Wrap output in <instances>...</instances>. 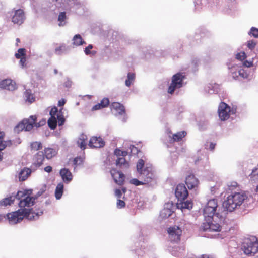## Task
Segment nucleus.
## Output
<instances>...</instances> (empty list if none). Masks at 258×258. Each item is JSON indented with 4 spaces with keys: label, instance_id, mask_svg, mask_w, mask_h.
I'll use <instances>...</instances> for the list:
<instances>
[{
    "label": "nucleus",
    "instance_id": "nucleus-37",
    "mask_svg": "<svg viewBox=\"0 0 258 258\" xmlns=\"http://www.w3.org/2000/svg\"><path fill=\"white\" fill-rule=\"evenodd\" d=\"M25 49L24 48H20L18 49L17 53L15 54L17 58H20L25 56Z\"/></svg>",
    "mask_w": 258,
    "mask_h": 258
},
{
    "label": "nucleus",
    "instance_id": "nucleus-14",
    "mask_svg": "<svg viewBox=\"0 0 258 258\" xmlns=\"http://www.w3.org/2000/svg\"><path fill=\"white\" fill-rule=\"evenodd\" d=\"M33 128L32 122H30L29 119H24L21 123L18 124L15 128L17 132L25 130L26 131H29Z\"/></svg>",
    "mask_w": 258,
    "mask_h": 258
},
{
    "label": "nucleus",
    "instance_id": "nucleus-15",
    "mask_svg": "<svg viewBox=\"0 0 258 258\" xmlns=\"http://www.w3.org/2000/svg\"><path fill=\"white\" fill-rule=\"evenodd\" d=\"M185 183L189 189L196 188L199 183L198 179L195 176L190 174L187 176L185 179Z\"/></svg>",
    "mask_w": 258,
    "mask_h": 258
},
{
    "label": "nucleus",
    "instance_id": "nucleus-25",
    "mask_svg": "<svg viewBox=\"0 0 258 258\" xmlns=\"http://www.w3.org/2000/svg\"><path fill=\"white\" fill-rule=\"evenodd\" d=\"M111 108L114 109L120 115L125 113L124 107L118 102H113L112 103Z\"/></svg>",
    "mask_w": 258,
    "mask_h": 258
},
{
    "label": "nucleus",
    "instance_id": "nucleus-32",
    "mask_svg": "<svg viewBox=\"0 0 258 258\" xmlns=\"http://www.w3.org/2000/svg\"><path fill=\"white\" fill-rule=\"evenodd\" d=\"M66 15L65 12H61L58 17V21H59V26H64L66 24Z\"/></svg>",
    "mask_w": 258,
    "mask_h": 258
},
{
    "label": "nucleus",
    "instance_id": "nucleus-33",
    "mask_svg": "<svg viewBox=\"0 0 258 258\" xmlns=\"http://www.w3.org/2000/svg\"><path fill=\"white\" fill-rule=\"evenodd\" d=\"M135 75L134 73H129L127 74V79L125 80V85L129 87L134 81Z\"/></svg>",
    "mask_w": 258,
    "mask_h": 258
},
{
    "label": "nucleus",
    "instance_id": "nucleus-29",
    "mask_svg": "<svg viewBox=\"0 0 258 258\" xmlns=\"http://www.w3.org/2000/svg\"><path fill=\"white\" fill-rule=\"evenodd\" d=\"M68 51V47L64 44H62L55 49V53L57 55H61L63 53H66Z\"/></svg>",
    "mask_w": 258,
    "mask_h": 258
},
{
    "label": "nucleus",
    "instance_id": "nucleus-3",
    "mask_svg": "<svg viewBox=\"0 0 258 258\" xmlns=\"http://www.w3.org/2000/svg\"><path fill=\"white\" fill-rule=\"evenodd\" d=\"M42 213V211L34 213L30 210L22 209L8 214L7 217L11 224H15L20 222L25 217L29 220H35Z\"/></svg>",
    "mask_w": 258,
    "mask_h": 258
},
{
    "label": "nucleus",
    "instance_id": "nucleus-27",
    "mask_svg": "<svg viewBox=\"0 0 258 258\" xmlns=\"http://www.w3.org/2000/svg\"><path fill=\"white\" fill-rule=\"evenodd\" d=\"M24 97L26 101L28 102L29 103L33 102L35 100V98L32 93L31 90H27L24 93Z\"/></svg>",
    "mask_w": 258,
    "mask_h": 258
},
{
    "label": "nucleus",
    "instance_id": "nucleus-62",
    "mask_svg": "<svg viewBox=\"0 0 258 258\" xmlns=\"http://www.w3.org/2000/svg\"><path fill=\"white\" fill-rule=\"evenodd\" d=\"M122 190H123V192H125V191H126V190H125V189H122Z\"/></svg>",
    "mask_w": 258,
    "mask_h": 258
},
{
    "label": "nucleus",
    "instance_id": "nucleus-31",
    "mask_svg": "<svg viewBox=\"0 0 258 258\" xmlns=\"http://www.w3.org/2000/svg\"><path fill=\"white\" fill-rule=\"evenodd\" d=\"M186 135V132L185 131L179 132L173 134L172 139L173 141H179L185 137Z\"/></svg>",
    "mask_w": 258,
    "mask_h": 258
},
{
    "label": "nucleus",
    "instance_id": "nucleus-49",
    "mask_svg": "<svg viewBox=\"0 0 258 258\" xmlns=\"http://www.w3.org/2000/svg\"><path fill=\"white\" fill-rule=\"evenodd\" d=\"M6 147V142L0 141V152L3 150Z\"/></svg>",
    "mask_w": 258,
    "mask_h": 258
},
{
    "label": "nucleus",
    "instance_id": "nucleus-64",
    "mask_svg": "<svg viewBox=\"0 0 258 258\" xmlns=\"http://www.w3.org/2000/svg\"><path fill=\"white\" fill-rule=\"evenodd\" d=\"M196 5H198V3H196V4L195 3V6H196Z\"/></svg>",
    "mask_w": 258,
    "mask_h": 258
},
{
    "label": "nucleus",
    "instance_id": "nucleus-55",
    "mask_svg": "<svg viewBox=\"0 0 258 258\" xmlns=\"http://www.w3.org/2000/svg\"><path fill=\"white\" fill-rule=\"evenodd\" d=\"M244 66L247 67H250L252 66V63L251 62L248 61H245L243 63Z\"/></svg>",
    "mask_w": 258,
    "mask_h": 258
},
{
    "label": "nucleus",
    "instance_id": "nucleus-53",
    "mask_svg": "<svg viewBox=\"0 0 258 258\" xmlns=\"http://www.w3.org/2000/svg\"><path fill=\"white\" fill-rule=\"evenodd\" d=\"M66 103V101L64 100V99H61L60 100H59L58 101V105L59 106H62L64 105Z\"/></svg>",
    "mask_w": 258,
    "mask_h": 258
},
{
    "label": "nucleus",
    "instance_id": "nucleus-63",
    "mask_svg": "<svg viewBox=\"0 0 258 258\" xmlns=\"http://www.w3.org/2000/svg\"><path fill=\"white\" fill-rule=\"evenodd\" d=\"M255 190H258V186L256 187V189H255Z\"/></svg>",
    "mask_w": 258,
    "mask_h": 258
},
{
    "label": "nucleus",
    "instance_id": "nucleus-17",
    "mask_svg": "<svg viewBox=\"0 0 258 258\" xmlns=\"http://www.w3.org/2000/svg\"><path fill=\"white\" fill-rule=\"evenodd\" d=\"M0 88L10 91L14 90L16 87V84L11 79H5L0 82Z\"/></svg>",
    "mask_w": 258,
    "mask_h": 258
},
{
    "label": "nucleus",
    "instance_id": "nucleus-51",
    "mask_svg": "<svg viewBox=\"0 0 258 258\" xmlns=\"http://www.w3.org/2000/svg\"><path fill=\"white\" fill-rule=\"evenodd\" d=\"M115 195L116 197L119 198L121 196V192L119 189H116L115 190Z\"/></svg>",
    "mask_w": 258,
    "mask_h": 258
},
{
    "label": "nucleus",
    "instance_id": "nucleus-21",
    "mask_svg": "<svg viewBox=\"0 0 258 258\" xmlns=\"http://www.w3.org/2000/svg\"><path fill=\"white\" fill-rule=\"evenodd\" d=\"M44 159V153L42 151H39L34 156V164L37 166H40L42 164Z\"/></svg>",
    "mask_w": 258,
    "mask_h": 258
},
{
    "label": "nucleus",
    "instance_id": "nucleus-26",
    "mask_svg": "<svg viewBox=\"0 0 258 258\" xmlns=\"http://www.w3.org/2000/svg\"><path fill=\"white\" fill-rule=\"evenodd\" d=\"M44 154L45 157L48 159H50L56 155V152L54 149L47 148L44 149Z\"/></svg>",
    "mask_w": 258,
    "mask_h": 258
},
{
    "label": "nucleus",
    "instance_id": "nucleus-50",
    "mask_svg": "<svg viewBox=\"0 0 258 258\" xmlns=\"http://www.w3.org/2000/svg\"><path fill=\"white\" fill-rule=\"evenodd\" d=\"M82 161V158L80 157H77L74 159V162L75 164H80Z\"/></svg>",
    "mask_w": 258,
    "mask_h": 258
},
{
    "label": "nucleus",
    "instance_id": "nucleus-4",
    "mask_svg": "<svg viewBox=\"0 0 258 258\" xmlns=\"http://www.w3.org/2000/svg\"><path fill=\"white\" fill-rule=\"evenodd\" d=\"M246 197L245 195L239 192L229 195L223 203L225 211L226 210L229 212L233 211L242 204Z\"/></svg>",
    "mask_w": 258,
    "mask_h": 258
},
{
    "label": "nucleus",
    "instance_id": "nucleus-10",
    "mask_svg": "<svg viewBox=\"0 0 258 258\" xmlns=\"http://www.w3.org/2000/svg\"><path fill=\"white\" fill-rule=\"evenodd\" d=\"M12 22L14 24L20 25L25 20V15L22 9L13 10L11 12Z\"/></svg>",
    "mask_w": 258,
    "mask_h": 258
},
{
    "label": "nucleus",
    "instance_id": "nucleus-57",
    "mask_svg": "<svg viewBox=\"0 0 258 258\" xmlns=\"http://www.w3.org/2000/svg\"><path fill=\"white\" fill-rule=\"evenodd\" d=\"M215 144H213L212 143H210V148L211 150H213L215 148Z\"/></svg>",
    "mask_w": 258,
    "mask_h": 258
},
{
    "label": "nucleus",
    "instance_id": "nucleus-40",
    "mask_svg": "<svg viewBox=\"0 0 258 258\" xmlns=\"http://www.w3.org/2000/svg\"><path fill=\"white\" fill-rule=\"evenodd\" d=\"M109 99L107 98H103L100 103L103 108L106 107L109 104Z\"/></svg>",
    "mask_w": 258,
    "mask_h": 258
},
{
    "label": "nucleus",
    "instance_id": "nucleus-8",
    "mask_svg": "<svg viewBox=\"0 0 258 258\" xmlns=\"http://www.w3.org/2000/svg\"><path fill=\"white\" fill-rule=\"evenodd\" d=\"M183 78L184 76L181 73H177L173 75L168 92L172 94L176 89L181 88L182 86Z\"/></svg>",
    "mask_w": 258,
    "mask_h": 258
},
{
    "label": "nucleus",
    "instance_id": "nucleus-60",
    "mask_svg": "<svg viewBox=\"0 0 258 258\" xmlns=\"http://www.w3.org/2000/svg\"><path fill=\"white\" fill-rule=\"evenodd\" d=\"M133 150H137V148L136 147H133V149L132 150L133 151Z\"/></svg>",
    "mask_w": 258,
    "mask_h": 258
},
{
    "label": "nucleus",
    "instance_id": "nucleus-35",
    "mask_svg": "<svg viewBox=\"0 0 258 258\" xmlns=\"http://www.w3.org/2000/svg\"><path fill=\"white\" fill-rule=\"evenodd\" d=\"M116 165L123 166L125 168H127L128 167V164L127 163L123 157L118 158L116 160Z\"/></svg>",
    "mask_w": 258,
    "mask_h": 258
},
{
    "label": "nucleus",
    "instance_id": "nucleus-45",
    "mask_svg": "<svg viewBox=\"0 0 258 258\" xmlns=\"http://www.w3.org/2000/svg\"><path fill=\"white\" fill-rule=\"evenodd\" d=\"M116 205L118 208H121L125 206V202L121 200H118Z\"/></svg>",
    "mask_w": 258,
    "mask_h": 258
},
{
    "label": "nucleus",
    "instance_id": "nucleus-61",
    "mask_svg": "<svg viewBox=\"0 0 258 258\" xmlns=\"http://www.w3.org/2000/svg\"><path fill=\"white\" fill-rule=\"evenodd\" d=\"M16 41H17V42H20V40H19V39H18V38H17V39H16Z\"/></svg>",
    "mask_w": 258,
    "mask_h": 258
},
{
    "label": "nucleus",
    "instance_id": "nucleus-39",
    "mask_svg": "<svg viewBox=\"0 0 258 258\" xmlns=\"http://www.w3.org/2000/svg\"><path fill=\"white\" fill-rule=\"evenodd\" d=\"M256 43L253 40H250L247 42V46L249 49L252 50L256 46Z\"/></svg>",
    "mask_w": 258,
    "mask_h": 258
},
{
    "label": "nucleus",
    "instance_id": "nucleus-6",
    "mask_svg": "<svg viewBox=\"0 0 258 258\" xmlns=\"http://www.w3.org/2000/svg\"><path fill=\"white\" fill-rule=\"evenodd\" d=\"M31 194V190H23L17 192L15 198L20 200V207H30L34 205L35 199L30 196Z\"/></svg>",
    "mask_w": 258,
    "mask_h": 258
},
{
    "label": "nucleus",
    "instance_id": "nucleus-41",
    "mask_svg": "<svg viewBox=\"0 0 258 258\" xmlns=\"http://www.w3.org/2000/svg\"><path fill=\"white\" fill-rule=\"evenodd\" d=\"M238 74L239 75L243 78H247L248 77L247 73L242 69H241L238 71Z\"/></svg>",
    "mask_w": 258,
    "mask_h": 258
},
{
    "label": "nucleus",
    "instance_id": "nucleus-30",
    "mask_svg": "<svg viewBox=\"0 0 258 258\" xmlns=\"http://www.w3.org/2000/svg\"><path fill=\"white\" fill-rule=\"evenodd\" d=\"M15 200V197L11 196L6 198L0 201V205L1 206H7L12 204Z\"/></svg>",
    "mask_w": 258,
    "mask_h": 258
},
{
    "label": "nucleus",
    "instance_id": "nucleus-16",
    "mask_svg": "<svg viewBox=\"0 0 258 258\" xmlns=\"http://www.w3.org/2000/svg\"><path fill=\"white\" fill-rule=\"evenodd\" d=\"M110 173L116 183L119 185H121L123 183L124 175L122 173L115 169L111 170Z\"/></svg>",
    "mask_w": 258,
    "mask_h": 258
},
{
    "label": "nucleus",
    "instance_id": "nucleus-5",
    "mask_svg": "<svg viewBox=\"0 0 258 258\" xmlns=\"http://www.w3.org/2000/svg\"><path fill=\"white\" fill-rule=\"evenodd\" d=\"M62 109L58 111L56 107L52 108L50 111L51 117L48 120V124L49 127L51 129H55L57 125L58 121V125L61 126L63 124L65 119L62 113Z\"/></svg>",
    "mask_w": 258,
    "mask_h": 258
},
{
    "label": "nucleus",
    "instance_id": "nucleus-28",
    "mask_svg": "<svg viewBox=\"0 0 258 258\" xmlns=\"http://www.w3.org/2000/svg\"><path fill=\"white\" fill-rule=\"evenodd\" d=\"M63 189V185L62 183H59L56 187L55 196L57 199H60L62 196Z\"/></svg>",
    "mask_w": 258,
    "mask_h": 258
},
{
    "label": "nucleus",
    "instance_id": "nucleus-11",
    "mask_svg": "<svg viewBox=\"0 0 258 258\" xmlns=\"http://www.w3.org/2000/svg\"><path fill=\"white\" fill-rule=\"evenodd\" d=\"M168 233L170 240L177 242L180 240L182 230L178 226H174L168 228Z\"/></svg>",
    "mask_w": 258,
    "mask_h": 258
},
{
    "label": "nucleus",
    "instance_id": "nucleus-48",
    "mask_svg": "<svg viewBox=\"0 0 258 258\" xmlns=\"http://www.w3.org/2000/svg\"><path fill=\"white\" fill-rule=\"evenodd\" d=\"M103 108V107L101 106V105L100 104V103H98L97 104H96L94 105L93 107L92 110H97Z\"/></svg>",
    "mask_w": 258,
    "mask_h": 258
},
{
    "label": "nucleus",
    "instance_id": "nucleus-19",
    "mask_svg": "<svg viewBox=\"0 0 258 258\" xmlns=\"http://www.w3.org/2000/svg\"><path fill=\"white\" fill-rule=\"evenodd\" d=\"M60 175L64 182L69 183L72 179V175L70 171L66 168L60 170Z\"/></svg>",
    "mask_w": 258,
    "mask_h": 258
},
{
    "label": "nucleus",
    "instance_id": "nucleus-43",
    "mask_svg": "<svg viewBox=\"0 0 258 258\" xmlns=\"http://www.w3.org/2000/svg\"><path fill=\"white\" fill-rule=\"evenodd\" d=\"M114 153L116 156H125L127 154V152L125 151H122L119 150H115Z\"/></svg>",
    "mask_w": 258,
    "mask_h": 258
},
{
    "label": "nucleus",
    "instance_id": "nucleus-52",
    "mask_svg": "<svg viewBox=\"0 0 258 258\" xmlns=\"http://www.w3.org/2000/svg\"><path fill=\"white\" fill-rule=\"evenodd\" d=\"M72 85V81L69 79L64 82V86L67 87H70Z\"/></svg>",
    "mask_w": 258,
    "mask_h": 258
},
{
    "label": "nucleus",
    "instance_id": "nucleus-7",
    "mask_svg": "<svg viewBox=\"0 0 258 258\" xmlns=\"http://www.w3.org/2000/svg\"><path fill=\"white\" fill-rule=\"evenodd\" d=\"M241 249L246 255L255 254L258 251V242L254 237L246 238L244 240Z\"/></svg>",
    "mask_w": 258,
    "mask_h": 258
},
{
    "label": "nucleus",
    "instance_id": "nucleus-44",
    "mask_svg": "<svg viewBox=\"0 0 258 258\" xmlns=\"http://www.w3.org/2000/svg\"><path fill=\"white\" fill-rule=\"evenodd\" d=\"M250 176L251 178H256L258 176V168L252 170Z\"/></svg>",
    "mask_w": 258,
    "mask_h": 258
},
{
    "label": "nucleus",
    "instance_id": "nucleus-23",
    "mask_svg": "<svg viewBox=\"0 0 258 258\" xmlns=\"http://www.w3.org/2000/svg\"><path fill=\"white\" fill-rule=\"evenodd\" d=\"M87 140V137L85 134H81L78 140H77V145L78 146L82 149L84 150L86 148V141Z\"/></svg>",
    "mask_w": 258,
    "mask_h": 258
},
{
    "label": "nucleus",
    "instance_id": "nucleus-46",
    "mask_svg": "<svg viewBox=\"0 0 258 258\" xmlns=\"http://www.w3.org/2000/svg\"><path fill=\"white\" fill-rule=\"evenodd\" d=\"M26 60L25 57H23L22 58H20V60L19 63L22 68H24L26 66Z\"/></svg>",
    "mask_w": 258,
    "mask_h": 258
},
{
    "label": "nucleus",
    "instance_id": "nucleus-36",
    "mask_svg": "<svg viewBox=\"0 0 258 258\" xmlns=\"http://www.w3.org/2000/svg\"><path fill=\"white\" fill-rule=\"evenodd\" d=\"M29 119L30 120V122H32L33 127L35 126L36 128H38L40 126V125H41L40 123H42V125L45 123L44 121H42V122L41 121L38 123H35V121L36 119V117L35 116H31L30 117V118H29Z\"/></svg>",
    "mask_w": 258,
    "mask_h": 258
},
{
    "label": "nucleus",
    "instance_id": "nucleus-47",
    "mask_svg": "<svg viewBox=\"0 0 258 258\" xmlns=\"http://www.w3.org/2000/svg\"><path fill=\"white\" fill-rule=\"evenodd\" d=\"M93 46L91 44L89 45L87 47L85 48L84 52L86 55H88L90 53V50L92 49Z\"/></svg>",
    "mask_w": 258,
    "mask_h": 258
},
{
    "label": "nucleus",
    "instance_id": "nucleus-18",
    "mask_svg": "<svg viewBox=\"0 0 258 258\" xmlns=\"http://www.w3.org/2000/svg\"><path fill=\"white\" fill-rule=\"evenodd\" d=\"M104 145V143L102 139L96 137H92L89 143V146L92 148H100L103 147Z\"/></svg>",
    "mask_w": 258,
    "mask_h": 258
},
{
    "label": "nucleus",
    "instance_id": "nucleus-22",
    "mask_svg": "<svg viewBox=\"0 0 258 258\" xmlns=\"http://www.w3.org/2000/svg\"><path fill=\"white\" fill-rule=\"evenodd\" d=\"M31 170L29 168H24L23 169L19 174V178L20 181L25 180L30 175Z\"/></svg>",
    "mask_w": 258,
    "mask_h": 258
},
{
    "label": "nucleus",
    "instance_id": "nucleus-9",
    "mask_svg": "<svg viewBox=\"0 0 258 258\" xmlns=\"http://www.w3.org/2000/svg\"><path fill=\"white\" fill-rule=\"evenodd\" d=\"M231 113H234L233 110H231L230 107L224 102H221L218 107V114L220 119L221 120H225L229 118Z\"/></svg>",
    "mask_w": 258,
    "mask_h": 258
},
{
    "label": "nucleus",
    "instance_id": "nucleus-1",
    "mask_svg": "<svg viewBox=\"0 0 258 258\" xmlns=\"http://www.w3.org/2000/svg\"><path fill=\"white\" fill-rule=\"evenodd\" d=\"M217 208L216 200L211 199L208 201L203 210V214L206 221L201 226L203 231H221L226 212L225 210L220 212Z\"/></svg>",
    "mask_w": 258,
    "mask_h": 258
},
{
    "label": "nucleus",
    "instance_id": "nucleus-38",
    "mask_svg": "<svg viewBox=\"0 0 258 258\" xmlns=\"http://www.w3.org/2000/svg\"><path fill=\"white\" fill-rule=\"evenodd\" d=\"M236 57L237 59L243 60L246 58V55L245 52H241L237 54Z\"/></svg>",
    "mask_w": 258,
    "mask_h": 258
},
{
    "label": "nucleus",
    "instance_id": "nucleus-13",
    "mask_svg": "<svg viewBox=\"0 0 258 258\" xmlns=\"http://www.w3.org/2000/svg\"><path fill=\"white\" fill-rule=\"evenodd\" d=\"M175 194L176 197L180 201L185 200L188 195L186 187L183 184L177 185L175 190Z\"/></svg>",
    "mask_w": 258,
    "mask_h": 258
},
{
    "label": "nucleus",
    "instance_id": "nucleus-59",
    "mask_svg": "<svg viewBox=\"0 0 258 258\" xmlns=\"http://www.w3.org/2000/svg\"><path fill=\"white\" fill-rule=\"evenodd\" d=\"M3 159V153L0 152V162L2 161Z\"/></svg>",
    "mask_w": 258,
    "mask_h": 258
},
{
    "label": "nucleus",
    "instance_id": "nucleus-42",
    "mask_svg": "<svg viewBox=\"0 0 258 258\" xmlns=\"http://www.w3.org/2000/svg\"><path fill=\"white\" fill-rule=\"evenodd\" d=\"M250 33L256 38H258V29L254 27L251 28L250 30Z\"/></svg>",
    "mask_w": 258,
    "mask_h": 258
},
{
    "label": "nucleus",
    "instance_id": "nucleus-58",
    "mask_svg": "<svg viewBox=\"0 0 258 258\" xmlns=\"http://www.w3.org/2000/svg\"><path fill=\"white\" fill-rule=\"evenodd\" d=\"M200 258H209V256L206 254L201 255Z\"/></svg>",
    "mask_w": 258,
    "mask_h": 258
},
{
    "label": "nucleus",
    "instance_id": "nucleus-34",
    "mask_svg": "<svg viewBox=\"0 0 258 258\" xmlns=\"http://www.w3.org/2000/svg\"><path fill=\"white\" fill-rule=\"evenodd\" d=\"M42 148V144L39 142H34L31 144V150L37 151Z\"/></svg>",
    "mask_w": 258,
    "mask_h": 258
},
{
    "label": "nucleus",
    "instance_id": "nucleus-24",
    "mask_svg": "<svg viewBox=\"0 0 258 258\" xmlns=\"http://www.w3.org/2000/svg\"><path fill=\"white\" fill-rule=\"evenodd\" d=\"M72 44L74 46H79L84 44H86V42L83 40L82 37L80 34L75 35L72 38Z\"/></svg>",
    "mask_w": 258,
    "mask_h": 258
},
{
    "label": "nucleus",
    "instance_id": "nucleus-20",
    "mask_svg": "<svg viewBox=\"0 0 258 258\" xmlns=\"http://www.w3.org/2000/svg\"><path fill=\"white\" fill-rule=\"evenodd\" d=\"M193 204L191 202L187 201L185 202H180L177 204V207L180 209L182 212L185 210H190L192 207Z\"/></svg>",
    "mask_w": 258,
    "mask_h": 258
},
{
    "label": "nucleus",
    "instance_id": "nucleus-56",
    "mask_svg": "<svg viewBox=\"0 0 258 258\" xmlns=\"http://www.w3.org/2000/svg\"><path fill=\"white\" fill-rule=\"evenodd\" d=\"M5 134L3 132H0V141L3 139Z\"/></svg>",
    "mask_w": 258,
    "mask_h": 258
},
{
    "label": "nucleus",
    "instance_id": "nucleus-2",
    "mask_svg": "<svg viewBox=\"0 0 258 258\" xmlns=\"http://www.w3.org/2000/svg\"><path fill=\"white\" fill-rule=\"evenodd\" d=\"M137 171L140 175L141 178L143 179V181H139L136 178L131 179L130 183L136 186L147 184L155 178L152 166L146 165L145 167L144 161L143 159L139 160L137 164Z\"/></svg>",
    "mask_w": 258,
    "mask_h": 258
},
{
    "label": "nucleus",
    "instance_id": "nucleus-12",
    "mask_svg": "<svg viewBox=\"0 0 258 258\" xmlns=\"http://www.w3.org/2000/svg\"><path fill=\"white\" fill-rule=\"evenodd\" d=\"M174 208V205L172 202L166 203L164 208L160 212V217L162 219H166L170 216L173 212Z\"/></svg>",
    "mask_w": 258,
    "mask_h": 258
},
{
    "label": "nucleus",
    "instance_id": "nucleus-54",
    "mask_svg": "<svg viewBox=\"0 0 258 258\" xmlns=\"http://www.w3.org/2000/svg\"><path fill=\"white\" fill-rule=\"evenodd\" d=\"M52 169V167L50 166H46V167L44 168L45 171L48 172V173L51 172Z\"/></svg>",
    "mask_w": 258,
    "mask_h": 258
}]
</instances>
